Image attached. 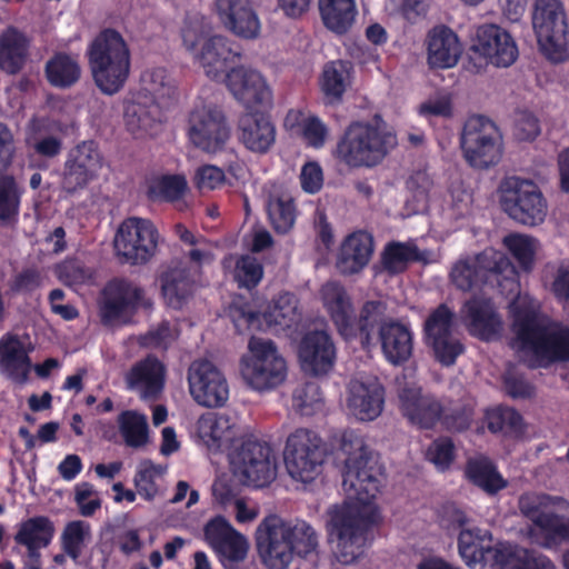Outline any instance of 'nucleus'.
Wrapping results in <instances>:
<instances>
[{"instance_id":"1","label":"nucleus","mask_w":569,"mask_h":569,"mask_svg":"<svg viewBox=\"0 0 569 569\" xmlns=\"http://www.w3.org/2000/svg\"><path fill=\"white\" fill-rule=\"evenodd\" d=\"M347 455L342 488L346 500L326 512V528L336 559L351 565L365 552L367 530L378 516L375 500L382 483V469L377 457L353 432L342 437Z\"/></svg>"},{"instance_id":"2","label":"nucleus","mask_w":569,"mask_h":569,"mask_svg":"<svg viewBox=\"0 0 569 569\" xmlns=\"http://www.w3.org/2000/svg\"><path fill=\"white\" fill-rule=\"evenodd\" d=\"M515 339L512 348L523 352L532 367L547 368L569 361V326L551 320L528 293H518L509 306Z\"/></svg>"},{"instance_id":"3","label":"nucleus","mask_w":569,"mask_h":569,"mask_svg":"<svg viewBox=\"0 0 569 569\" xmlns=\"http://www.w3.org/2000/svg\"><path fill=\"white\" fill-rule=\"evenodd\" d=\"M256 542L262 563L268 569H287L296 557L317 552L316 530L305 520L266 517L257 527Z\"/></svg>"},{"instance_id":"4","label":"nucleus","mask_w":569,"mask_h":569,"mask_svg":"<svg viewBox=\"0 0 569 569\" xmlns=\"http://www.w3.org/2000/svg\"><path fill=\"white\" fill-rule=\"evenodd\" d=\"M396 146V134L383 119L376 114L369 121L351 123L332 154L348 168H372L381 163Z\"/></svg>"},{"instance_id":"5","label":"nucleus","mask_w":569,"mask_h":569,"mask_svg":"<svg viewBox=\"0 0 569 569\" xmlns=\"http://www.w3.org/2000/svg\"><path fill=\"white\" fill-rule=\"evenodd\" d=\"M210 23L200 13H189L181 28L183 47L203 69L207 77L223 80L231 64L239 58L231 41L223 36L208 37Z\"/></svg>"},{"instance_id":"6","label":"nucleus","mask_w":569,"mask_h":569,"mask_svg":"<svg viewBox=\"0 0 569 569\" xmlns=\"http://www.w3.org/2000/svg\"><path fill=\"white\" fill-rule=\"evenodd\" d=\"M450 280L462 291L482 284H497L510 292L518 289L516 267L503 252L493 248L458 259L451 268Z\"/></svg>"},{"instance_id":"7","label":"nucleus","mask_w":569,"mask_h":569,"mask_svg":"<svg viewBox=\"0 0 569 569\" xmlns=\"http://www.w3.org/2000/svg\"><path fill=\"white\" fill-rule=\"evenodd\" d=\"M87 54L97 87L106 94L117 93L130 71V50L123 37L112 29L103 30L92 40Z\"/></svg>"},{"instance_id":"8","label":"nucleus","mask_w":569,"mask_h":569,"mask_svg":"<svg viewBox=\"0 0 569 569\" xmlns=\"http://www.w3.org/2000/svg\"><path fill=\"white\" fill-rule=\"evenodd\" d=\"M240 372L249 388L264 392L284 382L288 366L272 340L252 337L248 352L241 358Z\"/></svg>"},{"instance_id":"9","label":"nucleus","mask_w":569,"mask_h":569,"mask_svg":"<svg viewBox=\"0 0 569 569\" xmlns=\"http://www.w3.org/2000/svg\"><path fill=\"white\" fill-rule=\"evenodd\" d=\"M498 198L503 212L520 224L535 227L547 217V200L532 180L505 178L499 184Z\"/></svg>"},{"instance_id":"10","label":"nucleus","mask_w":569,"mask_h":569,"mask_svg":"<svg viewBox=\"0 0 569 569\" xmlns=\"http://www.w3.org/2000/svg\"><path fill=\"white\" fill-rule=\"evenodd\" d=\"M532 27L542 53L552 61H562L569 43V23L560 0H536Z\"/></svg>"},{"instance_id":"11","label":"nucleus","mask_w":569,"mask_h":569,"mask_svg":"<svg viewBox=\"0 0 569 569\" xmlns=\"http://www.w3.org/2000/svg\"><path fill=\"white\" fill-rule=\"evenodd\" d=\"M234 477L247 486L264 487L276 479L277 458L271 447L253 439H244L229 452Z\"/></svg>"},{"instance_id":"12","label":"nucleus","mask_w":569,"mask_h":569,"mask_svg":"<svg viewBox=\"0 0 569 569\" xmlns=\"http://www.w3.org/2000/svg\"><path fill=\"white\" fill-rule=\"evenodd\" d=\"M188 138L202 152L222 151L230 139V127L223 112L212 102L198 99L189 114Z\"/></svg>"},{"instance_id":"13","label":"nucleus","mask_w":569,"mask_h":569,"mask_svg":"<svg viewBox=\"0 0 569 569\" xmlns=\"http://www.w3.org/2000/svg\"><path fill=\"white\" fill-rule=\"evenodd\" d=\"M460 144L466 161L477 169L495 166L501 158L499 131L493 122L480 116L466 121Z\"/></svg>"},{"instance_id":"14","label":"nucleus","mask_w":569,"mask_h":569,"mask_svg":"<svg viewBox=\"0 0 569 569\" xmlns=\"http://www.w3.org/2000/svg\"><path fill=\"white\" fill-rule=\"evenodd\" d=\"M283 457L286 469L296 481L308 483L321 473L325 460L321 440L309 429H297L289 435Z\"/></svg>"},{"instance_id":"15","label":"nucleus","mask_w":569,"mask_h":569,"mask_svg":"<svg viewBox=\"0 0 569 569\" xmlns=\"http://www.w3.org/2000/svg\"><path fill=\"white\" fill-rule=\"evenodd\" d=\"M556 499L538 493H525L519 499L520 511L532 520V537L546 548L569 540V519L555 515Z\"/></svg>"},{"instance_id":"16","label":"nucleus","mask_w":569,"mask_h":569,"mask_svg":"<svg viewBox=\"0 0 569 569\" xmlns=\"http://www.w3.org/2000/svg\"><path fill=\"white\" fill-rule=\"evenodd\" d=\"M230 317L239 332L246 328L270 329L280 332L297 325L300 320V312L297 298L292 293L283 292L268 306L261 316L233 303L230 308Z\"/></svg>"},{"instance_id":"17","label":"nucleus","mask_w":569,"mask_h":569,"mask_svg":"<svg viewBox=\"0 0 569 569\" xmlns=\"http://www.w3.org/2000/svg\"><path fill=\"white\" fill-rule=\"evenodd\" d=\"M398 399L402 415L415 426L432 428L439 420L442 408L431 395L422 393L416 380V369L408 367L396 379Z\"/></svg>"},{"instance_id":"18","label":"nucleus","mask_w":569,"mask_h":569,"mask_svg":"<svg viewBox=\"0 0 569 569\" xmlns=\"http://www.w3.org/2000/svg\"><path fill=\"white\" fill-rule=\"evenodd\" d=\"M158 247V232L148 219L130 217L118 228L114 250L131 264L144 263L154 256Z\"/></svg>"},{"instance_id":"19","label":"nucleus","mask_w":569,"mask_h":569,"mask_svg":"<svg viewBox=\"0 0 569 569\" xmlns=\"http://www.w3.org/2000/svg\"><path fill=\"white\" fill-rule=\"evenodd\" d=\"M196 431L201 442L212 451H232L248 436L247 428L236 413L208 412L197 421Z\"/></svg>"},{"instance_id":"20","label":"nucleus","mask_w":569,"mask_h":569,"mask_svg":"<svg viewBox=\"0 0 569 569\" xmlns=\"http://www.w3.org/2000/svg\"><path fill=\"white\" fill-rule=\"evenodd\" d=\"M188 385L191 397L202 407H222L229 399L227 379L211 361H193L188 369Z\"/></svg>"},{"instance_id":"21","label":"nucleus","mask_w":569,"mask_h":569,"mask_svg":"<svg viewBox=\"0 0 569 569\" xmlns=\"http://www.w3.org/2000/svg\"><path fill=\"white\" fill-rule=\"evenodd\" d=\"M346 407L359 421H373L383 411L385 388L372 375L359 373L347 386Z\"/></svg>"},{"instance_id":"22","label":"nucleus","mask_w":569,"mask_h":569,"mask_svg":"<svg viewBox=\"0 0 569 569\" xmlns=\"http://www.w3.org/2000/svg\"><path fill=\"white\" fill-rule=\"evenodd\" d=\"M102 164V157L94 142L77 144L67 154L61 179L62 189L74 193L86 188L98 177Z\"/></svg>"},{"instance_id":"23","label":"nucleus","mask_w":569,"mask_h":569,"mask_svg":"<svg viewBox=\"0 0 569 569\" xmlns=\"http://www.w3.org/2000/svg\"><path fill=\"white\" fill-rule=\"evenodd\" d=\"M204 538L226 569H238L248 556V539L223 517H216L204 526Z\"/></svg>"},{"instance_id":"24","label":"nucleus","mask_w":569,"mask_h":569,"mask_svg":"<svg viewBox=\"0 0 569 569\" xmlns=\"http://www.w3.org/2000/svg\"><path fill=\"white\" fill-rule=\"evenodd\" d=\"M228 90L248 111L271 104L272 94L264 78L243 66L231 68L223 79Z\"/></svg>"},{"instance_id":"25","label":"nucleus","mask_w":569,"mask_h":569,"mask_svg":"<svg viewBox=\"0 0 569 569\" xmlns=\"http://www.w3.org/2000/svg\"><path fill=\"white\" fill-rule=\"evenodd\" d=\"M471 50L496 67H509L518 57V48L512 37L497 24H482L477 28Z\"/></svg>"},{"instance_id":"26","label":"nucleus","mask_w":569,"mask_h":569,"mask_svg":"<svg viewBox=\"0 0 569 569\" xmlns=\"http://www.w3.org/2000/svg\"><path fill=\"white\" fill-rule=\"evenodd\" d=\"M213 12L236 37L253 40L261 33V21L250 0H214Z\"/></svg>"},{"instance_id":"27","label":"nucleus","mask_w":569,"mask_h":569,"mask_svg":"<svg viewBox=\"0 0 569 569\" xmlns=\"http://www.w3.org/2000/svg\"><path fill=\"white\" fill-rule=\"evenodd\" d=\"M336 355V346L326 330L307 332L298 347L300 367L311 376H323L331 371Z\"/></svg>"},{"instance_id":"28","label":"nucleus","mask_w":569,"mask_h":569,"mask_svg":"<svg viewBox=\"0 0 569 569\" xmlns=\"http://www.w3.org/2000/svg\"><path fill=\"white\" fill-rule=\"evenodd\" d=\"M238 139L248 151L266 154L276 144L277 128L266 113L247 111L238 122Z\"/></svg>"},{"instance_id":"29","label":"nucleus","mask_w":569,"mask_h":569,"mask_svg":"<svg viewBox=\"0 0 569 569\" xmlns=\"http://www.w3.org/2000/svg\"><path fill=\"white\" fill-rule=\"evenodd\" d=\"M142 299V290L124 279H113L103 289L100 317L104 325H113L133 310Z\"/></svg>"},{"instance_id":"30","label":"nucleus","mask_w":569,"mask_h":569,"mask_svg":"<svg viewBox=\"0 0 569 569\" xmlns=\"http://www.w3.org/2000/svg\"><path fill=\"white\" fill-rule=\"evenodd\" d=\"M320 299L339 333L346 339L357 336L355 310L346 289L338 282L328 281L320 289Z\"/></svg>"},{"instance_id":"31","label":"nucleus","mask_w":569,"mask_h":569,"mask_svg":"<svg viewBox=\"0 0 569 569\" xmlns=\"http://www.w3.org/2000/svg\"><path fill=\"white\" fill-rule=\"evenodd\" d=\"M164 366L154 357L134 363L126 375L127 388L143 401H153L164 387Z\"/></svg>"},{"instance_id":"32","label":"nucleus","mask_w":569,"mask_h":569,"mask_svg":"<svg viewBox=\"0 0 569 569\" xmlns=\"http://www.w3.org/2000/svg\"><path fill=\"white\" fill-rule=\"evenodd\" d=\"M161 296L167 307L180 310L192 298L197 278L187 270V263L174 261L160 276Z\"/></svg>"},{"instance_id":"33","label":"nucleus","mask_w":569,"mask_h":569,"mask_svg":"<svg viewBox=\"0 0 569 569\" xmlns=\"http://www.w3.org/2000/svg\"><path fill=\"white\" fill-rule=\"evenodd\" d=\"M30 342L7 335L0 340V372L17 383H24L31 371Z\"/></svg>"},{"instance_id":"34","label":"nucleus","mask_w":569,"mask_h":569,"mask_svg":"<svg viewBox=\"0 0 569 569\" xmlns=\"http://www.w3.org/2000/svg\"><path fill=\"white\" fill-rule=\"evenodd\" d=\"M427 61L431 68L448 69L455 67L462 53L458 36L448 27L439 26L427 36Z\"/></svg>"},{"instance_id":"35","label":"nucleus","mask_w":569,"mask_h":569,"mask_svg":"<svg viewBox=\"0 0 569 569\" xmlns=\"http://www.w3.org/2000/svg\"><path fill=\"white\" fill-rule=\"evenodd\" d=\"M462 315L470 333L480 339L491 340L502 331V321L489 299H470L466 302Z\"/></svg>"},{"instance_id":"36","label":"nucleus","mask_w":569,"mask_h":569,"mask_svg":"<svg viewBox=\"0 0 569 569\" xmlns=\"http://www.w3.org/2000/svg\"><path fill=\"white\" fill-rule=\"evenodd\" d=\"M373 253V239L365 231L349 234L340 246L336 267L342 274L360 272Z\"/></svg>"},{"instance_id":"37","label":"nucleus","mask_w":569,"mask_h":569,"mask_svg":"<svg viewBox=\"0 0 569 569\" xmlns=\"http://www.w3.org/2000/svg\"><path fill=\"white\" fill-rule=\"evenodd\" d=\"M379 337L386 359L392 365L409 360L413 350V337L410 328L397 321L386 322L380 327Z\"/></svg>"},{"instance_id":"38","label":"nucleus","mask_w":569,"mask_h":569,"mask_svg":"<svg viewBox=\"0 0 569 569\" xmlns=\"http://www.w3.org/2000/svg\"><path fill=\"white\" fill-rule=\"evenodd\" d=\"M266 193V208L272 227L277 232H288L296 221L292 196L283 186L277 183L268 184Z\"/></svg>"},{"instance_id":"39","label":"nucleus","mask_w":569,"mask_h":569,"mask_svg":"<svg viewBox=\"0 0 569 569\" xmlns=\"http://www.w3.org/2000/svg\"><path fill=\"white\" fill-rule=\"evenodd\" d=\"M491 535L478 527L462 528L458 538V550L467 566L476 568L489 560Z\"/></svg>"},{"instance_id":"40","label":"nucleus","mask_w":569,"mask_h":569,"mask_svg":"<svg viewBox=\"0 0 569 569\" xmlns=\"http://www.w3.org/2000/svg\"><path fill=\"white\" fill-rule=\"evenodd\" d=\"M26 143L37 154L53 158L62 150V140L54 132L53 124L48 119H32L26 131Z\"/></svg>"},{"instance_id":"41","label":"nucleus","mask_w":569,"mask_h":569,"mask_svg":"<svg viewBox=\"0 0 569 569\" xmlns=\"http://www.w3.org/2000/svg\"><path fill=\"white\" fill-rule=\"evenodd\" d=\"M159 107L153 102L142 101L137 97L126 103L124 124L136 137L149 134L157 123Z\"/></svg>"},{"instance_id":"42","label":"nucleus","mask_w":569,"mask_h":569,"mask_svg":"<svg viewBox=\"0 0 569 569\" xmlns=\"http://www.w3.org/2000/svg\"><path fill=\"white\" fill-rule=\"evenodd\" d=\"M28 40L13 28L0 34V69L8 73L18 72L27 58Z\"/></svg>"},{"instance_id":"43","label":"nucleus","mask_w":569,"mask_h":569,"mask_svg":"<svg viewBox=\"0 0 569 569\" xmlns=\"http://www.w3.org/2000/svg\"><path fill=\"white\" fill-rule=\"evenodd\" d=\"M319 10L325 26L339 34L346 33L355 22V0H319Z\"/></svg>"},{"instance_id":"44","label":"nucleus","mask_w":569,"mask_h":569,"mask_svg":"<svg viewBox=\"0 0 569 569\" xmlns=\"http://www.w3.org/2000/svg\"><path fill=\"white\" fill-rule=\"evenodd\" d=\"M178 238L190 249L186 252L188 261L187 270L193 277L198 278L201 268L213 260V252L211 244L202 236L194 234L182 224L174 227Z\"/></svg>"},{"instance_id":"45","label":"nucleus","mask_w":569,"mask_h":569,"mask_svg":"<svg viewBox=\"0 0 569 569\" xmlns=\"http://www.w3.org/2000/svg\"><path fill=\"white\" fill-rule=\"evenodd\" d=\"M350 84V64L338 60L327 63L320 78V88L327 103H337Z\"/></svg>"},{"instance_id":"46","label":"nucleus","mask_w":569,"mask_h":569,"mask_svg":"<svg viewBox=\"0 0 569 569\" xmlns=\"http://www.w3.org/2000/svg\"><path fill=\"white\" fill-rule=\"evenodd\" d=\"M466 476L473 485L489 495H495L507 486V481L486 457L470 459L466 467Z\"/></svg>"},{"instance_id":"47","label":"nucleus","mask_w":569,"mask_h":569,"mask_svg":"<svg viewBox=\"0 0 569 569\" xmlns=\"http://www.w3.org/2000/svg\"><path fill=\"white\" fill-rule=\"evenodd\" d=\"M53 535L54 526L52 521L40 516L23 521L16 533L14 540L27 549H41L51 542Z\"/></svg>"},{"instance_id":"48","label":"nucleus","mask_w":569,"mask_h":569,"mask_svg":"<svg viewBox=\"0 0 569 569\" xmlns=\"http://www.w3.org/2000/svg\"><path fill=\"white\" fill-rule=\"evenodd\" d=\"M502 246L517 261L520 269L531 271L540 249L538 239L521 232H511L503 237Z\"/></svg>"},{"instance_id":"49","label":"nucleus","mask_w":569,"mask_h":569,"mask_svg":"<svg viewBox=\"0 0 569 569\" xmlns=\"http://www.w3.org/2000/svg\"><path fill=\"white\" fill-rule=\"evenodd\" d=\"M91 540L92 528L89 522L83 520L68 522L60 536L62 551L74 562H78Z\"/></svg>"},{"instance_id":"50","label":"nucleus","mask_w":569,"mask_h":569,"mask_svg":"<svg viewBox=\"0 0 569 569\" xmlns=\"http://www.w3.org/2000/svg\"><path fill=\"white\" fill-rule=\"evenodd\" d=\"M118 426L128 447L138 449L149 442V426L146 415L136 410H126L119 415Z\"/></svg>"},{"instance_id":"51","label":"nucleus","mask_w":569,"mask_h":569,"mask_svg":"<svg viewBox=\"0 0 569 569\" xmlns=\"http://www.w3.org/2000/svg\"><path fill=\"white\" fill-rule=\"evenodd\" d=\"M46 72L51 84L67 88L78 81L81 69L73 57L59 53L47 62Z\"/></svg>"},{"instance_id":"52","label":"nucleus","mask_w":569,"mask_h":569,"mask_svg":"<svg viewBox=\"0 0 569 569\" xmlns=\"http://www.w3.org/2000/svg\"><path fill=\"white\" fill-rule=\"evenodd\" d=\"M420 260L417 246L411 242L388 243L382 252V267L389 273H400L413 262Z\"/></svg>"},{"instance_id":"53","label":"nucleus","mask_w":569,"mask_h":569,"mask_svg":"<svg viewBox=\"0 0 569 569\" xmlns=\"http://www.w3.org/2000/svg\"><path fill=\"white\" fill-rule=\"evenodd\" d=\"M142 90L153 97L157 106L164 103L174 94V86L162 68L148 69L141 74Z\"/></svg>"},{"instance_id":"54","label":"nucleus","mask_w":569,"mask_h":569,"mask_svg":"<svg viewBox=\"0 0 569 569\" xmlns=\"http://www.w3.org/2000/svg\"><path fill=\"white\" fill-rule=\"evenodd\" d=\"M292 406L302 416H312L321 411L325 399L320 386L315 381L298 386L292 395Z\"/></svg>"},{"instance_id":"55","label":"nucleus","mask_w":569,"mask_h":569,"mask_svg":"<svg viewBox=\"0 0 569 569\" xmlns=\"http://www.w3.org/2000/svg\"><path fill=\"white\" fill-rule=\"evenodd\" d=\"M234 262L233 276L241 287H256L263 276L261 263L251 254L229 257L224 260V267L229 268Z\"/></svg>"},{"instance_id":"56","label":"nucleus","mask_w":569,"mask_h":569,"mask_svg":"<svg viewBox=\"0 0 569 569\" xmlns=\"http://www.w3.org/2000/svg\"><path fill=\"white\" fill-rule=\"evenodd\" d=\"M489 552V560L493 569H523V563L527 557V549L518 546L501 542L492 547Z\"/></svg>"},{"instance_id":"57","label":"nucleus","mask_w":569,"mask_h":569,"mask_svg":"<svg viewBox=\"0 0 569 569\" xmlns=\"http://www.w3.org/2000/svg\"><path fill=\"white\" fill-rule=\"evenodd\" d=\"M56 273L61 282L76 290L83 286H91L96 281L94 271L77 259L58 264Z\"/></svg>"},{"instance_id":"58","label":"nucleus","mask_w":569,"mask_h":569,"mask_svg":"<svg viewBox=\"0 0 569 569\" xmlns=\"http://www.w3.org/2000/svg\"><path fill=\"white\" fill-rule=\"evenodd\" d=\"M161 476V468L150 460H143L137 466L133 478L137 492L146 500H152L158 493L157 479Z\"/></svg>"},{"instance_id":"59","label":"nucleus","mask_w":569,"mask_h":569,"mask_svg":"<svg viewBox=\"0 0 569 569\" xmlns=\"http://www.w3.org/2000/svg\"><path fill=\"white\" fill-rule=\"evenodd\" d=\"M19 193L16 182L10 177L0 179V222L12 223L19 211Z\"/></svg>"},{"instance_id":"60","label":"nucleus","mask_w":569,"mask_h":569,"mask_svg":"<svg viewBox=\"0 0 569 569\" xmlns=\"http://www.w3.org/2000/svg\"><path fill=\"white\" fill-rule=\"evenodd\" d=\"M453 312L445 305L439 306L426 320L427 342L453 335Z\"/></svg>"},{"instance_id":"61","label":"nucleus","mask_w":569,"mask_h":569,"mask_svg":"<svg viewBox=\"0 0 569 569\" xmlns=\"http://www.w3.org/2000/svg\"><path fill=\"white\" fill-rule=\"evenodd\" d=\"M385 307L379 301H368L363 305L359 319L356 318L357 335L363 347L368 346L371 340V332L375 326L381 319Z\"/></svg>"},{"instance_id":"62","label":"nucleus","mask_w":569,"mask_h":569,"mask_svg":"<svg viewBox=\"0 0 569 569\" xmlns=\"http://www.w3.org/2000/svg\"><path fill=\"white\" fill-rule=\"evenodd\" d=\"M152 191L167 201H178L188 192V181L183 174H164L157 179Z\"/></svg>"},{"instance_id":"63","label":"nucleus","mask_w":569,"mask_h":569,"mask_svg":"<svg viewBox=\"0 0 569 569\" xmlns=\"http://www.w3.org/2000/svg\"><path fill=\"white\" fill-rule=\"evenodd\" d=\"M435 353V358L442 366H452L457 358L463 353L465 347L459 337L453 335L445 336L428 342Z\"/></svg>"},{"instance_id":"64","label":"nucleus","mask_w":569,"mask_h":569,"mask_svg":"<svg viewBox=\"0 0 569 569\" xmlns=\"http://www.w3.org/2000/svg\"><path fill=\"white\" fill-rule=\"evenodd\" d=\"M192 182L201 193H204L221 188L226 182V174L217 166L204 164L194 171Z\"/></svg>"}]
</instances>
